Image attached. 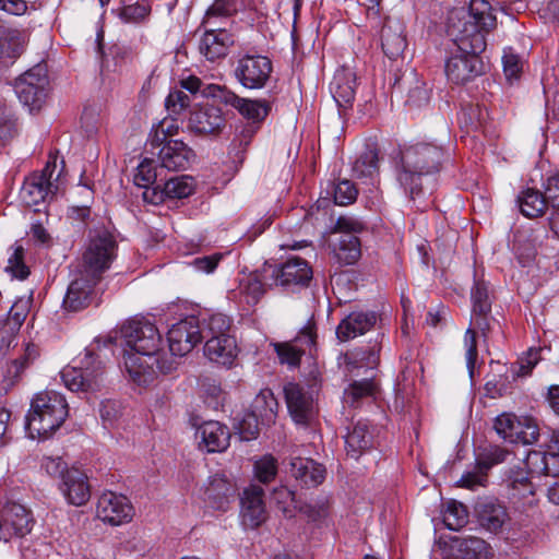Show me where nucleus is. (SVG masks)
Returning a JSON list of instances; mask_svg holds the SVG:
<instances>
[{
  "label": "nucleus",
  "instance_id": "obj_37",
  "mask_svg": "<svg viewBox=\"0 0 559 559\" xmlns=\"http://www.w3.org/2000/svg\"><path fill=\"white\" fill-rule=\"evenodd\" d=\"M251 414L260 418L261 424L274 423L277 414L278 403L270 389H262L252 402Z\"/></svg>",
  "mask_w": 559,
  "mask_h": 559
},
{
  "label": "nucleus",
  "instance_id": "obj_20",
  "mask_svg": "<svg viewBox=\"0 0 559 559\" xmlns=\"http://www.w3.org/2000/svg\"><path fill=\"white\" fill-rule=\"evenodd\" d=\"M264 490L258 485L247 487L240 498L241 523L247 528H257L267 519Z\"/></svg>",
  "mask_w": 559,
  "mask_h": 559
},
{
  "label": "nucleus",
  "instance_id": "obj_19",
  "mask_svg": "<svg viewBox=\"0 0 559 559\" xmlns=\"http://www.w3.org/2000/svg\"><path fill=\"white\" fill-rule=\"evenodd\" d=\"M452 55L445 62V74L449 81L464 84L481 73L480 52L461 50Z\"/></svg>",
  "mask_w": 559,
  "mask_h": 559
},
{
  "label": "nucleus",
  "instance_id": "obj_32",
  "mask_svg": "<svg viewBox=\"0 0 559 559\" xmlns=\"http://www.w3.org/2000/svg\"><path fill=\"white\" fill-rule=\"evenodd\" d=\"M331 93L340 108L352 107L356 94V75L349 69L337 70L331 82Z\"/></svg>",
  "mask_w": 559,
  "mask_h": 559
},
{
  "label": "nucleus",
  "instance_id": "obj_39",
  "mask_svg": "<svg viewBox=\"0 0 559 559\" xmlns=\"http://www.w3.org/2000/svg\"><path fill=\"white\" fill-rule=\"evenodd\" d=\"M477 513L480 525L490 532L499 531L508 519L506 509L493 502L481 503Z\"/></svg>",
  "mask_w": 559,
  "mask_h": 559
},
{
  "label": "nucleus",
  "instance_id": "obj_57",
  "mask_svg": "<svg viewBox=\"0 0 559 559\" xmlns=\"http://www.w3.org/2000/svg\"><path fill=\"white\" fill-rule=\"evenodd\" d=\"M358 191L349 180H342L333 186L334 202L337 205H348L357 198Z\"/></svg>",
  "mask_w": 559,
  "mask_h": 559
},
{
  "label": "nucleus",
  "instance_id": "obj_12",
  "mask_svg": "<svg viewBox=\"0 0 559 559\" xmlns=\"http://www.w3.org/2000/svg\"><path fill=\"white\" fill-rule=\"evenodd\" d=\"M133 515L134 508L123 495L106 491L97 500L96 516L105 524L120 526L131 522Z\"/></svg>",
  "mask_w": 559,
  "mask_h": 559
},
{
  "label": "nucleus",
  "instance_id": "obj_8",
  "mask_svg": "<svg viewBox=\"0 0 559 559\" xmlns=\"http://www.w3.org/2000/svg\"><path fill=\"white\" fill-rule=\"evenodd\" d=\"M493 428L497 435L509 443L532 444L538 440L539 428L530 416L502 413L496 417Z\"/></svg>",
  "mask_w": 559,
  "mask_h": 559
},
{
  "label": "nucleus",
  "instance_id": "obj_21",
  "mask_svg": "<svg viewBox=\"0 0 559 559\" xmlns=\"http://www.w3.org/2000/svg\"><path fill=\"white\" fill-rule=\"evenodd\" d=\"M272 277L277 286L286 288L306 286L312 278V269L306 260L294 257L275 267Z\"/></svg>",
  "mask_w": 559,
  "mask_h": 559
},
{
  "label": "nucleus",
  "instance_id": "obj_17",
  "mask_svg": "<svg viewBox=\"0 0 559 559\" xmlns=\"http://www.w3.org/2000/svg\"><path fill=\"white\" fill-rule=\"evenodd\" d=\"M316 340L314 322L308 321L293 341L275 344V352L282 364L296 367L299 365L301 356L316 346Z\"/></svg>",
  "mask_w": 559,
  "mask_h": 559
},
{
  "label": "nucleus",
  "instance_id": "obj_56",
  "mask_svg": "<svg viewBox=\"0 0 559 559\" xmlns=\"http://www.w3.org/2000/svg\"><path fill=\"white\" fill-rule=\"evenodd\" d=\"M272 499L277 508L287 516H292L297 508L294 491L285 486L275 488L272 493Z\"/></svg>",
  "mask_w": 559,
  "mask_h": 559
},
{
  "label": "nucleus",
  "instance_id": "obj_44",
  "mask_svg": "<svg viewBox=\"0 0 559 559\" xmlns=\"http://www.w3.org/2000/svg\"><path fill=\"white\" fill-rule=\"evenodd\" d=\"M237 110L243 118L251 121L252 124H259L266 118L271 107L269 102L263 99L243 98Z\"/></svg>",
  "mask_w": 559,
  "mask_h": 559
},
{
  "label": "nucleus",
  "instance_id": "obj_22",
  "mask_svg": "<svg viewBox=\"0 0 559 559\" xmlns=\"http://www.w3.org/2000/svg\"><path fill=\"white\" fill-rule=\"evenodd\" d=\"M98 282L92 281V276H87L83 274V271L78 270L63 298V308L74 312L86 308L94 299V287Z\"/></svg>",
  "mask_w": 559,
  "mask_h": 559
},
{
  "label": "nucleus",
  "instance_id": "obj_11",
  "mask_svg": "<svg viewBox=\"0 0 559 559\" xmlns=\"http://www.w3.org/2000/svg\"><path fill=\"white\" fill-rule=\"evenodd\" d=\"M272 70V62L267 57L246 55L238 59L234 73L243 87L258 90L265 86Z\"/></svg>",
  "mask_w": 559,
  "mask_h": 559
},
{
  "label": "nucleus",
  "instance_id": "obj_25",
  "mask_svg": "<svg viewBox=\"0 0 559 559\" xmlns=\"http://www.w3.org/2000/svg\"><path fill=\"white\" fill-rule=\"evenodd\" d=\"M195 437L201 449L209 453H215L223 452L228 448L230 432L219 421L209 420L198 427Z\"/></svg>",
  "mask_w": 559,
  "mask_h": 559
},
{
  "label": "nucleus",
  "instance_id": "obj_26",
  "mask_svg": "<svg viewBox=\"0 0 559 559\" xmlns=\"http://www.w3.org/2000/svg\"><path fill=\"white\" fill-rule=\"evenodd\" d=\"M377 314L373 311H354L344 318L336 329V336L342 342H347L370 331L377 323Z\"/></svg>",
  "mask_w": 559,
  "mask_h": 559
},
{
  "label": "nucleus",
  "instance_id": "obj_10",
  "mask_svg": "<svg viewBox=\"0 0 559 559\" xmlns=\"http://www.w3.org/2000/svg\"><path fill=\"white\" fill-rule=\"evenodd\" d=\"M48 78L40 64L22 74L14 84V91L20 102L31 111L39 109L46 97Z\"/></svg>",
  "mask_w": 559,
  "mask_h": 559
},
{
  "label": "nucleus",
  "instance_id": "obj_3",
  "mask_svg": "<svg viewBox=\"0 0 559 559\" xmlns=\"http://www.w3.org/2000/svg\"><path fill=\"white\" fill-rule=\"evenodd\" d=\"M68 417V403L56 391L36 394L25 417V429L32 439L49 438Z\"/></svg>",
  "mask_w": 559,
  "mask_h": 559
},
{
  "label": "nucleus",
  "instance_id": "obj_6",
  "mask_svg": "<svg viewBox=\"0 0 559 559\" xmlns=\"http://www.w3.org/2000/svg\"><path fill=\"white\" fill-rule=\"evenodd\" d=\"M121 336L130 349L144 354L157 361L163 338L156 325L147 318L136 317L127 321L120 329Z\"/></svg>",
  "mask_w": 559,
  "mask_h": 559
},
{
  "label": "nucleus",
  "instance_id": "obj_54",
  "mask_svg": "<svg viewBox=\"0 0 559 559\" xmlns=\"http://www.w3.org/2000/svg\"><path fill=\"white\" fill-rule=\"evenodd\" d=\"M5 271L19 280H25L28 276L29 270L24 263V249L22 246L13 248V252L8 259Z\"/></svg>",
  "mask_w": 559,
  "mask_h": 559
},
{
  "label": "nucleus",
  "instance_id": "obj_27",
  "mask_svg": "<svg viewBox=\"0 0 559 559\" xmlns=\"http://www.w3.org/2000/svg\"><path fill=\"white\" fill-rule=\"evenodd\" d=\"M27 43L24 31L0 26V67H8L21 56Z\"/></svg>",
  "mask_w": 559,
  "mask_h": 559
},
{
  "label": "nucleus",
  "instance_id": "obj_43",
  "mask_svg": "<svg viewBox=\"0 0 559 559\" xmlns=\"http://www.w3.org/2000/svg\"><path fill=\"white\" fill-rule=\"evenodd\" d=\"M354 176L373 179L379 173V156L376 148H368L354 163Z\"/></svg>",
  "mask_w": 559,
  "mask_h": 559
},
{
  "label": "nucleus",
  "instance_id": "obj_29",
  "mask_svg": "<svg viewBox=\"0 0 559 559\" xmlns=\"http://www.w3.org/2000/svg\"><path fill=\"white\" fill-rule=\"evenodd\" d=\"M61 490L68 501L78 507L85 504L91 497L87 476L78 468L66 471Z\"/></svg>",
  "mask_w": 559,
  "mask_h": 559
},
{
  "label": "nucleus",
  "instance_id": "obj_16",
  "mask_svg": "<svg viewBox=\"0 0 559 559\" xmlns=\"http://www.w3.org/2000/svg\"><path fill=\"white\" fill-rule=\"evenodd\" d=\"M55 167V163L51 165L48 162L40 174H34L26 178L20 197L27 206H36L56 193L57 186L51 181Z\"/></svg>",
  "mask_w": 559,
  "mask_h": 559
},
{
  "label": "nucleus",
  "instance_id": "obj_52",
  "mask_svg": "<svg viewBox=\"0 0 559 559\" xmlns=\"http://www.w3.org/2000/svg\"><path fill=\"white\" fill-rule=\"evenodd\" d=\"M443 522L451 531H459L467 523V512L462 503L450 502L443 514Z\"/></svg>",
  "mask_w": 559,
  "mask_h": 559
},
{
  "label": "nucleus",
  "instance_id": "obj_35",
  "mask_svg": "<svg viewBox=\"0 0 559 559\" xmlns=\"http://www.w3.org/2000/svg\"><path fill=\"white\" fill-rule=\"evenodd\" d=\"M333 251L340 263L344 265L355 264L361 257L360 240L350 233L342 234L334 245Z\"/></svg>",
  "mask_w": 559,
  "mask_h": 559
},
{
  "label": "nucleus",
  "instance_id": "obj_24",
  "mask_svg": "<svg viewBox=\"0 0 559 559\" xmlns=\"http://www.w3.org/2000/svg\"><path fill=\"white\" fill-rule=\"evenodd\" d=\"M234 41V36L226 29L209 28L199 40V52L206 60L214 62L227 56Z\"/></svg>",
  "mask_w": 559,
  "mask_h": 559
},
{
  "label": "nucleus",
  "instance_id": "obj_30",
  "mask_svg": "<svg viewBox=\"0 0 559 559\" xmlns=\"http://www.w3.org/2000/svg\"><path fill=\"white\" fill-rule=\"evenodd\" d=\"M238 348L235 337L229 334L213 335L204 346V355L212 361L230 366L237 357Z\"/></svg>",
  "mask_w": 559,
  "mask_h": 559
},
{
  "label": "nucleus",
  "instance_id": "obj_58",
  "mask_svg": "<svg viewBox=\"0 0 559 559\" xmlns=\"http://www.w3.org/2000/svg\"><path fill=\"white\" fill-rule=\"evenodd\" d=\"M546 454L547 451L542 450H533L527 453L524 461V466L526 468L525 472H527V475L531 477H534L535 475L545 476Z\"/></svg>",
  "mask_w": 559,
  "mask_h": 559
},
{
  "label": "nucleus",
  "instance_id": "obj_63",
  "mask_svg": "<svg viewBox=\"0 0 559 559\" xmlns=\"http://www.w3.org/2000/svg\"><path fill=\"white\" fill-rule=\"evenodd\" d=\"M222 259H223V254L216 252V253H213L210 255L194 258L189 264L197 272L210 274L216 270V267L219 264Z\"/></svg>",
  "mask_w": 559,
  "mask_h": 559
},
{
  "label": "nucleus",
  "instance_id": "obj_47",
  "mask_svg": "<svg viewBox=\"0 0 559 559\" xmlns=\"http://www.w3.org/2000/svg\"><path fill=\"white\" fill-rule=\"evenodd\" d=\"M39 357V349L33 343H26L23 348V354L14 359L8 368L9 376L13 378L20 377L25 369H27Z\"/></svg>",
  "mask_w": 559,
  "mask_h": 559
},
{
  "label": "nucleus",
  "instance_id": "obj_55",
  "mask_svg": "<svg viewBox=\"0 0 559 559\" xmlns=\"http://www.w3.org/2000/svg\"><path fill=\"white\" fill-rule=\"evenodd\" d=\"M508 455L509 452L499 445L489 447L477 460V468L487 472L493 465L504 462Z\"/></svg>",
  "mask_w": 559,
  "mask_h": 559
},
{
  "label": "nucleus",
  "instance_id": "obj_51",
  "mask_svg": "<svg viewBox=\"0 0 559 559\" xmlns=\"http://www.w3.org/2000/svg\"><path fill=\"white\" fill-rule=\"evenodd\" d=\"M237 3L238 0H215L206 10L202 24L214 25V19L230 16L237 11Z\"/></svg>",
  "mask_w": 559,
  "mask_h": 559
},
{
  "label": "nucleus",
  "instance_id": "obj_34",
  "mask_svg": "<svg viewBox=\"0 0 559 559\" xmlns=\"http://www.w3.org/2000/svg\"><path fill=\"white\" fill-rule=\"evenodd\" d=\"M489 546L478 537L454 539L449 559H488Z\"/></svg>",
  "mask_w": 559,
  "mask_h": 559
},
{
  "label": "nucleus",
  "instance_id": "obj_61",
  "mask_svg": "<svg viewBox=\"0 0 559 559\" xmlns=\"http://www.w3.org/2000/svg\"><path fill=\"white\" fill-rule=\"evenodd\" d=\"M486 396L490 399H498L508 394L511 390L508 376L499 374L498 377L489 380L484 386Z\"/></svg>",
  "mask_w": 559,
  "mask_h": 559
},
{
  "label": "nucleus",
  "instance_id": "obj_46",
  "mask_svg": "<svg viewBox=\"0 0 559 559\" xmlns=\"http://www.w3.org/2000/svg\"><path fill=\"white\" fill-rule=\"evenodd\" d=\"M167 198L183 199L191 195L195 188L194 179L190 176L174 177L165 182Z\"/></svg>",
  "mask_w": 559,
  "mask_h": 559
},
{
  "label": "nucleus",
  "instance_id": "obj_36",
  "mask_svg": "<svg viewBox=\"0 0 559 559\" xmlns=\"http://www.w3.org/2000/svg\"><path fill=\"white\" fill-rule=\"evenodd\" d=\"M518 204L524 216L535 218L545 213L548 201L546 194L544 195L536 189L527 188L519 194Z\"/></svg>",
  "mask_w": 559,
  "mask_h": 559
},
{
  "label": "nucleus",
  "instance_id": "obj_7",
  "mask_svg": "<svg viewBox=\"0 0 559 559\" xmlns=\"http://www.w3.org/2000/svg\"><path fill=\"white\" fill-rule=\"evenodd\" d=\"M319 391L317 381L308 384L289 382L284 386L288 412L297 425L307 426L314 419Z\"/></svg>",
  "mask_w": 559,
  "mask_h": 559
},
{
  "label": "nucleus",
  "instance_id": "obj_28",
  "mask_svg": "<svg viewBox=\"0 0 559 559\" xmlns=\"http://www.w3.org/2000/svg\"><path fill=\"white\" fill-rule=\"evenodd\" d=\"M533 477L527 475L524 468L511 471L509 476V496L510 499L522 507H532L536 502V487L532 481Z\"/></svg>",
  "mask_w": 559,
  "mask_h": 559
},
{
  "label": "nucleus",
  "instance_id": "obj_13",
  "mask_svg": "<svg viewBox=\"0 0 559 559\" xmlns=\"http://www.w3.org/2000/svg\"><path fill=\"white\" fill-rule=\"evenodd\" d=\"M34 520L31 511L23 504L9 501L0 515V542H8L13 537H24L31 533Z\"/></svg>",
  "mask_w": 559,
  "mask_h": 559
},
{
  "label": "nucleus",
  "instance_id": "obj_50",
  "mask_svg": "<svg viewBox=\"0 0 559 559\" xmlns=\"http://www.w3.org/2000/svg\"><path fill=\"white\" fill-rule=\"evenodd\" d=\"M179 127L173 119H163L153 127L150 133L152 146L164 144L166 141L174 140L173 136L178 133Z\"/></svg>",
  "mask_w": 559,
  "mask_h": 559
},
{
  "label": "nucleus",
  "instance_id": "obj_2",
  "mask_svg": "<svg viewBox=\"0 0 559 559\" xmlns=\"http://www.w3.org/2000/svg\"><path fill=\"white\" fill-rule=\"evenodd\" d=\"M444 156L443 147L435 142L417 141L401 150L397 180L412 200L421 194V178L438 173Z\"/></svg>",
  "mask_w": 559,
  "mask_h": 559
},
{
  "label": "nucleus",
  "instance_id": "obj_31",
  "mask_svg": "<svg viewBox=\"0 0 559 559\" xmlns=\"http://www.w3.org/2000/svg\"><path fill=\"white\" fill-rule=\"evenodd\" d=\"M290 474L301 486L317 487L325 478V468L311 459L294 457Z\"/></svg>",
  "mask_w": 559,
  "mask_h": 559
},
{
  "label": "nucleus",
  "instance_id": "obj_40",
  "mask_svg": "<svg viewBox=\"0 0 559 559\" xmlns=\"http://www.w3.org/2000/svg\"><path fill=\"white\" fill-rule=\"evenodd\" d=\"M234 493V486L222 475L210 478L205 488V500L213 501L217 508H224L228 498Z\"/></svg>",
  "mask_w": 559,
  "mask_h": 559
},
{
  "label": "nucleus",
  "instance_id": "obj_23",
  "mask_svg": "<svg viewBox=\"0 0 559 559\" xmlns=\"http://www.w3.org/2000/svg\"><path fill=\"white\" fill-rule=\"evenodd\" d=\"M154 147L159 148L157 158L160 166L173 171L186 170L195 157L193 150L180 140H169Z\"/></svg>",
  "mask_w": 559,
  "mask_h": 559
},
{
  "label": "nucleus",
  "instance_id": "obj_5",
  "mask_svg": "<svg viewBox=\"0 0 559 559\" xmlns=\"http://www.w3.org/2000/svg\"><path fill=\"white\" fill-rule=\"evenodd\" d=\"M472 298V318L471 325L464 335V346L466 348V367L471 378H473L476 359L478 356L475 329L485 333L489 329L488 314L491 311V302L488 296V287L484 282H475L471 293Z\"/></svg>",
  "mask_w": 559,
  "mask_h": 559
},
{
  "label": "nucleus",
  "instance_id": "obj_53",
  "mask_svg": "<svg viewBox=\"0 0 559 559\" xmlns=\"http://www.w3.org/2000/svg\"><path fill=\"white\" fill-rule=\"evenodd\" d=\"M277 474V461L272 455H264L254 462V476L264 484L272 481Z\"/></svg>",
  "mask_w": 559,
  "mask_h": 559
},
{
  "label": "nucleus",
  "instance_id": "obj_42",
  "mask_svg": "<svg viewBox=\"0 0 559 559\" xmlns=\"http://www.w3.org/2000/svg\"><path fill=\"white\" fill-rule=\"evenodd\" d=\"M382 49L390 59L399 58L406 48V39L401 31L385 25L381 32Z\"/></svg>",
  "mask_w": 559,
  "mask_h": 559
},
{
  "label": "nucleus",
  "instance_id": "obj_15",
  "mask_svg": "<svg viewBox=\"0 0 559 559\" xmlns=\"http://www.w3.org/2000/svg\"><path fill=\"white\" fill-rule=\"evenodd\" d=\"M226 126L222 109L205 103L194 107L188 119V128L199 135H218Z\"/></svg>",
  "mask_w": 559,
  "mask_h": 559
},
{
  "label": "nucleus",
  "instance_id": "obj_9",
  "mask_svg": "<svg viewBox=\"0 0 559 559\" xmlns=\"http://www.w3.org/2000/svg\"><path fill=\"white\" fill-rule=\"evenodd\" d=\"M103 370L102 360L86 350L80 366H68L62 369L61 379L69 390L86 392L98 386Z\"/></svg>",
  "mask_w": 559,
  "mask_h": 559
},
{
  "label": "nucleus",
  "instance_id": "obj_59",
  "mask_svg": "<svg viewBox=\"0 0 559 559\" xmlns=\"http://www.w3.org/2000/svg\"><path fill=\"white\" fill-rule=\"evenodd\" d=\"M502 63L504 74L509 80L519 78L522 72L523 62L512 48H506L503 50Z\"/></svg>",
  "mask_w": 559,
  "mask_h": 559
},
{
  "label": "nucleus",
  "instance_id": "obj_62",
  "mask_svg": "<svg viewBox=\"0 0 559 559\" xmlns=\"http://www.w3.org/2000/svg\"><path fill=\"white\" fill-rule=\"evenodd\" d=\"M259 421L261 420L255 415L247 414L237 426L240 438L246 441L255 439L259 435Z\"/></svg>",
  "mask_w": 559,
  "mask_h": 559
},
{
  "label": "nucleus",
  "instance_id": "obj_64",
  "mask_svg": "<svg viewBox=\"0 0 559 559\" xmlns=\"http://www.w3.org/2000/svg\"><path fill=\"white\" fill-rule=\"evenodd\" d=\"M190 98L179 90L171 91L165 99V106L171 114L179 115L185 108L189 106Z\"/></svg>",
  "mask_w": 559,
  "mask_h": 559
},
{
  "label": "nucleus",
  "instance_id": "obj_33",
  "mask_svg": "<svg viewBox=\"0 0 559 559\" xmlns=\"http://www.w3.org/2000/svg\"><path fill=\"white\" fill-rule=\"evenodd\" d=\"M374 428L367 421H358L345 437L347 455L358 459L373 447Z\"/></svg>",
  "mask_w": 559,
  "mask_h": 559
},
{
  "label": "nucleus",
  "instance_id": "obj_18",
  "mask_svg": "<svg viewBox=\"0 0 559 559\" xmlns=\"http://www.w3.org/2000/svg\"><path fill=\"white\" fill-rule=\"evenodd\" d=\"M124 366L130 378L139 385H146L153 380L155 376L154 367L163 373L173 370V362L164 361L158 356L157 361H152L144 354L132 349L124 355Z\"/></svg>",
  "mask_w": 559,
  "mask_h": 559
},
{
  "label": "nucleus",
  "instance_id": "obj_14",
  "mask_svg": "<svg viewBox=\"0 0 559 559\" xmlns=\"http://www.w3.org/2000/svg\"><path fill=\"white\" fill-rule=\"evenodd\" d=\"M202 341L199 320L187 317L171 325L168 331L169 350L174 356H185Z\"/></svg>",
  "mask_w": 559,
  "mask_h": 559
},
{
  "label": "nucleus",
  "instance_id": "obj_49",
  "mask_svg": "<svg viewBox=\"0 0 559 559\" xmlns=\"http://www.w3.org/2000/svg\"><path fill=\"white\" fill-rule=\"evenodd\" d=\"M540 359V348H530L525 356L521 357L518 362L513 364L510 368L512 379L526 377L531 374L533 368Z\"/></svg>",
  "mask_w": 559,
  "mask_h": 559
},
{
  "label": "nucleus",
  "instance_id": "obj_4",
  "mask_svg": "<svg viewBox=\"0 0 559 559\" xmlns=\"http://www.w3.org/2000/svg\"><path fill=\"white\" fill-rule=\"evenodd\" d=\"M117 241L105 228H95L90 231L82 263L79 270L92 276V281H100L117 255Z\"/></svg>",
  "mask_w": 559,
  "mask_h": 559
},
{
  "label": "nucleus",
  "instance_id": "obj_38",
  "mask_svg": "<svg viewBox=\"0 0 559 559\" xmlns=\"http://www.w3.org/2000/svg\"><path fill=\"white\" fill-rule=\"evenodd\" d=\"M376 391L377 384L371 379L354 381L345 389L343 403L350 407H358L364 400L373 399Z\"/></svg>",
  "mask_w": 559,
  "mask_h": 559
},
{
  "label": "nucleus",
  "instance_id": "obj_45",
  "mask_svg": "<svg viewBox=\"0 0 559 559\" xmlns=\"http://www.w3.org/2000/svg\"><path fill=\"white\" fill-rule=\"evenodd\" d=\"M347 365L354 368H373L377 366L379 360V348L373 346L372 348H355L346 354Z\"/></svg>",
  "mask_w": 559,
  "mask_h": 559
},
{
  "label": "nucleus",
  "instance_id": "obj_1",
  "mask_svg": "<svg viewBox=\"0 0 559 559\" xmlns=\"http://www.w3.org/2000/svg\"><path fill=\"white\" fill-rule=\"evenodd\" d=\"M497 25L496 10L487 0H471L468 10L454 9L448 16L447 31L461 50L483 52L486 35Z\"/></svg>",
  "mask_w": 559,
  "mask_h": 559
},
{
  "label": "nucleus",
  "instance_id": "obj_60",
  "mask_svg": "<svg viewBox=\"0 0 559 559\" xmlns=\"http://www.w3.org/2000/svg\"><path fill=\"white\" fill-rule=\"evenodd\" d=\"M31 301L29 299H19L16 300L11 309L9 310L8 314L3 320L8 321L9 323L13 324V326L21 329L23 322L25 321L28 311H29Z\"/></svg>",
  "mask_w": 559,
  "mask_h": 559
},
{
  "label": "nucleus",
  "instance_id": "obj_41",
  "mask_svg": "<svg viewBox=\"0 0 559 559\" xmlns=\"http://www.w3.org/2000/svg\"><path fill=\"white\" fill-rule=\"evenodd\" d=\"M239 293L245 302L255 306L265 294V287L258 273H250L239 281Z\"/></svg>",
  "mask_w": 559,
  "mask_h": 559
},
{
  "label": "nucleus",
  "instance_id": "obj_48",
  "mask_svg": "<svg viewBox=\"0 0 559 559\" xmlns=\"http://www.w3.org/2000/svg\"><path fill=\"white\" fill-rule=\"evenodd\" d=\"M202 95L206 97H212L219 103L230 106L235 109H238L241 105L242 97L235 94L233 91L226 88L225 86L210 84L204 87L202 91Z\"/></svg>",
  "mask_w": 559,
  "mask_h": 559
}]
</instances>
